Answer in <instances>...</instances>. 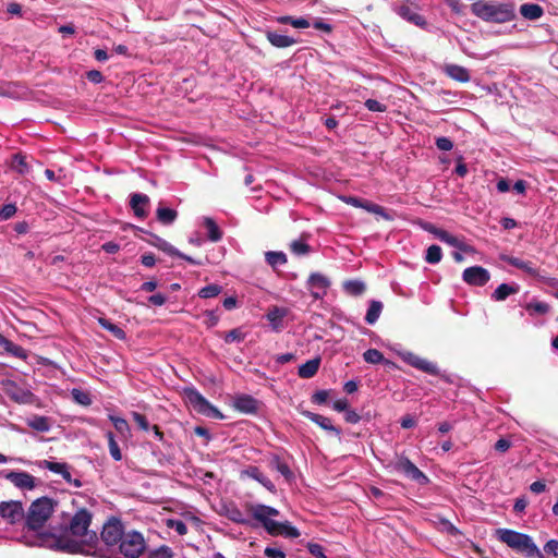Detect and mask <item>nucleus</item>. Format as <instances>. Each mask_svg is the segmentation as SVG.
Instances as JSON below:
<instances>
[{
	"mask_svg": "<svg viewBox=\"0 0 558 558\" xmlns=\"http://www.w3.org/2000/svg\"><path fill=\"white\" fill-rule=\"evenodd\" d=\"M495 535L499 542L525 558H545L544 553L527 534L511 529H497Z\"/></svg>",
	"mask_w": 558,
	"mask_h": 558,
	"instance_id": "nucleus-2",
	"label": "nucleus"
},
{
	"mask_svg": "<svg viewBox=\"0 0 558 558\" xmlns=\"http://www.w3.org/2000/svg\"><path fill=\"white\" fill-rule=\"evenodd\" d=\"M444 72L447 76L457 82L466 83L471 80L469 70L458 64H446L444 66Z\"/></svg>",
	"mask_w": 558,
	"mask_h": 558,
	"instance_id": "nucleus-23",
	"label": "nucleus"
},
{
	"mask_svg": "<svg viewBox=\"0 0 558 558\" xmlns=\"http://www.w3.org/2000/svg\"><path fill=\"white\" fill-rule=\"evenodd\" d=\"M462 279L468 284L483 287L489 281L490 275L487 269L481 266H473L464 269Z\"/></svg>",
	"mask_w": 558,
	"mask_h": 558,
	"instance_id": "nucleus-18",
	"label": "nucleus"
},
{
	"mask_svg": "<svg viewBox=\"0 0 558 558\" xmlns=\"http://www.w3.org/2000/svg\"><path fill=\"white\" fill-rule=\"evenodd\" d=\"M472 12L480 19L487 22L506 23L515 16L512 4H490L476 2L472 4Z\"/></svg>",
	"mask_w": 558,
	"mask_h": 558,
	"instance_id": "nucleus-5",
	"label": "nucleus"
},
{
	"mask_svg": "<svg viewBox=\"0 0 558 558\" xmlns=\"http://www.w3.org/2000/svg\"><path fill=\"white\" fill-rule=\"evenodd\" d=\"M504 260L507 262L509 265H511L515 268H519L531 276L537 275V269L529 260H523V259H520L518 257H512V256H507L504 258Z\"/></svg>",
	"mask_w": 558,
	"mask_h": 558,
	"instance_id": "nucleus-30",
	"label": "nucleus"
},
{
	"mask_svg": "<svg viewBox=\"0 0 558 558\" xmlns=\"http://www.w3.org/2000/svg\"><path fill=\"white\" fill-rule=\"evenodd\" d=\"M436 146L438 149L440 150H444V151H449L452 149L453 147V143L450 138L448 137H438L436 140Z\"/></svg>",
	"mask_w": 558,
	"mask_h": 558,
	"instance_id": "nucleus-58",
	"label": "nucleus"
},
{
	"mask_svg": "<svg viewBox=\"0 0 558 558\" xmlns=\"http://www.w3.org/2000/svg\"><path fill=\"white\" fill-rule=\"evenodd\" d=\"M157 219L163 225H171L177 219V211L172 208L159 206L157 208Z\"/></svg>",
	"mask_w": 558,
	"mask_h": 558,
	"instance_id": "nucleus-38",
	"label": "nucleus"
},
{
	"mask_svg": "<svg viewBox=\"0 0 558 558\" xmlns=\"http://www.w3.org/2000/svg\"><path fill=\"white\" fill-rule=\"evenodd\" d=\"M173 554L168 546H161L149 554V558H172Z\"/></svg>",
	"mask_w": 558,
	"mask_h": 558,
	"instance_id": "nucleus-52",
	"label": "nucleus"
},
{
	"mask_svg": "<svg viewBox=\"0 0 558 558\" xmlns=\"http://www.w3.org/2000/svg\"><path fill=\"white\" fill-rule=\"evenodd\" d=\"M38 466L61 475L65 482L71 480L70 466L64 462L41 460L38 462Z\"/></svg>",
	"mask_w": 558,
	"mask_h": 558,
	"instance_id": "nucleus-22",
	"label": "nucleus"
},
{
	"mask_svg": "<svg viewBox=\"0 0 558 558\" xmlns=\"http://www.w3.org/2000/svg\"><path fill=\"white\" fill-rule=\"evenodd\" d=\"M363 359L366 363L378 364L384 361V355L376 349H368L363 353Z\"/></svg>",
	"mask_w": 558,
	"mask_h": 558,
	"instance_id": "nucleus-47",
	"label": "nucleus"
},
{
	"mask_svg": "<svg viewBox=\"0 0 558 558\" xmlns=\"http://www.w3.org/2000/svg\"><path fill=\"white\" fill-rule=\"evenodd\" d=\"M266 37L269 43L277 48H287L296 44V40L293 37L279 34L277 32L268 31L266 33Z\"/></svg>",
	"mask_w": 558,
	"mask_h": 558,
	"instance_id": "nucleus-28",
	"label": "nucleus"
},
{
	"mask_svg": "<svg viewBox=\"0 0 558 558\" xmlns=\"http://www.w3.org/2000/svg\"><path fill=\"white\" fill-rule=\"evenodd\" d=\"M426 230L429 231L430 233H433L439 241H441L450 246L460 248L462 251L469 250V247L466 245H464L458 238H456L454 235L450 234L449 232H447L442 229H438L434 226H429L426 228Z\"/></svg>",
	"mask_w": 558,
	"mask_h": 558,
	"instance_id": "nucleus-20",
	"label": "nucleus"
},
{
	"mask_svg": "<svg viewBox=\"0 0 558 558\" xmlns=\"http://www.w3.org/2000/svg\"><path fill=\"white\" fill-rule=\"evenodd\" d=\"M110 421L112 422L114 428L117 432L124 438H126L130 434V426L128 422L122 418L114 415H109Z\"/></svg>",
	"mask_w": 558,
	"mask_h": 558,
	"instance_id": "nucleus-42",
	"label": "nucleus"
},
{
	"mask_svg": "<svg viewBox=\"0 0 558 558\" xmlns=\"http://www.w3.org/2000/svg\"><path fill=\"white\" fill-rule=\"evenodd\" d=\"M184 398L187 404L197 413L213 418H222L221 412L205 399L195 388H185Z\"/></svg>",
	"mask_w": 558,
	"mask_h": 558,
	"instance_id": "nucleus-8",
	"label": "nucleus"
},
{
	"mask_svg": "<svg viewBox=\"0 0 558 558\" xmlns=\"http://www.w3.org/2000/svg\"><path fill=\"white\" fill-rule=\"evenodd\" d=\"M119 549L125 558H138L146 549L143 534L134 530L125 532L119 542Z\"/></svg>",
	"mask_w": 558,
	"mask_h": 558,
	"instance_id": "nucleus-7",
	"label": "nucleus"
},
{
	"mask_svg": "<svg viewBox=\"0 0 558 558\" xmlns=\"http://www.w3.org/2000/svg\"><path fill=\"white\" fill-rule=\"evenodd\" d=\"M520 13L527 20H537L543 15L544 11L543 8L536 3H524L520 7Z\"/></svg>",
	"mask_w": 558,
	"mask_h": 558,
	"instance_id": "nucleus-35",
	"label": "nucleus"
},
{
	"mask_svg": "<svg viewBox=\"0 0 558 558\" xmlns=\"http://www.w3.org/2000/svg\"><path fill=\"white\" fill-rule=\"evenodd\" d=\"M124 533L125 532L123 531L122 523L119 520L113 519L104 525L101 531V539L104 543H106V545L113 546L119 544Z\"/></svg>",
	"mask_w": 558,
	"mask_h": 558,
	"instance_id": "nucleus-16",
	"label": "nucleus"
},
{
	"mask_svg": "<svg viewBox=\"0 0 558 558\" xmlns=\"http://www.w3.org/2000/svg\"><path fill=\"white\" fill-rule=\"evenodd\" d=\"M58 508V501L50 497L34 500L25 512V525L28 530L39 531Z\"/></svg>",
	"mask_w": 558,
	"mask_h": 558,
	"instance_id": "nucleus-4",
	"label": "nucleus"
},
{
	"mask_svg": "<svg viewBox=\"0 0 558 558\" xmlns=\"http://www.w3.org/2000/svg\"><path fill=\"white\" fill-rule=\"evenodd\" d=\"M11 168L20 174H26L29 171V166L26 157L21 154H15L11 160Z\"/></svg>",
	"mask_w": 558,
	"mask_h": 558,
	"instance_id": "nucleus-40",
	"label": "nucleus"
},
{
	"mask_svg": "<svg viewBox=\"0 0 558 558\" xmlns=\"http://www.w3.org/2000/svg\"><path fill=\"white\" fill-rule=\"evenodd\" d=\"M288 315V310L283 307L274 306L271 307L266 318L270 324V327L274 331H281L283 328V318Z\"/></svg>",
	"mask_w": 558,
	"mask_h": 558,
	"instance_id": "nucleus-21",
	"label": "nucleus"
},
{
	"mask_svg": "<svg viewBox=\"0 0 558 558\" xmlns=\"http://www.w3.org/2000/svg\"><path fill=\"white\" fill-rule=\"evenodd\" d=\"M92 514L85 510H78L71 519L69 527L62 534L56 536L39 535L35 543L54 550L70 553L95 555L98 544L97 533L89 529Z\"/></svg>",
	"mask_w": 558,
	"mask_h": 558,
	"instance_id": "nucleus-1",
	"label": "nucleus"
},
{
	"mask_svg": "<svg viewBox=\"0 0 558 558\" xmlns=\"http://www.w3.org/2000/svg\"><path fill=\"white\" fill-rule=\"evenodd\" d=\"M221 292V287L218 284H208L202 288L198 295L203 299H210L217 296Z\"/></svg>",
	"mask_w": 558,
	"mask_h": 558,
	"instance_id": "nucleus-49",
	"label": "nucleus"
},
{
	"mask_svg": "<svg viewBox=\"0 0 558 558\" xmlns=\"http://www.w3.org/2000/svg\"><path fill=\"white\" fill-rule=\"evenodd\" d=\"M266 263L272 268L276 269L280 266L287 264V255L281 251H268L265 253Z\"/></svg>",
	"mask_w": 558,
	"mask_h": 558,
	"instance_id": "nucleus-34",
	"label": "nucleus"
},
{
	"mask_svg": "<svg viewBox=\"0 0 558 558\" xmlns=\"http://www.w3.org/2000/svg\"><path fill=\"white\" fill-rule=\"evenodd\" d=\"M148 201L149 198L145 194L135 193L131 196L130 204L137 217H144L146 215L144 206L148 203Z\"/></svg>",
	"mask_w": 558,
	"mask_h": 558,
	"instance_id": "nucleus-32",
	"label": "nucleus"
},
{
	"mask_svg": "<svg viewBox=\"0 0 558 558\" xmlns=\"http://www.w3.org/2000/svg\"><path fill=\"white\" fill-rule=\"evenodd\" d=\"M99 324L105 329L110 331L116 338H118L120 340H123L125 338V332L123 331V329H121L119 326L110 323L109 320H107L105 318H99Z\"/></svg>",
	"mask_w": 558,
	"mask_h": 558,
	"instance_id": "nucleus-45",
	"label": "nucleus"
},
{
	"mask_svg": "<svg viewBox=\"0 0 558 558\" xmlns=\"http://www.w3.org/2000/svg\"><path fill=\"white\" fill-rule=\"evenodd\" d=\"M0 476L21 492L34 490L40 484L39 478L25 471L3 470L0 472Z\"/></svg>",
	"mask_w": 558,
	"mask_h": 558,
	"instance_id": "nucleus-11",
	"label": "nucleus"
},
{
	"mask_svg": "<svg viewBox=\"0 0 558 558\" xmlns=\"http://www.w3.org/2000/svg\"><path fill=\"white\" fill-rule=\"evenodd\" d=\"M329 287L330 280L319 272L311 274L307 279V289L311 295L316 300L323 299L327 294Z\"/></svg>",
	"mask_w": 558,
	"mask_h": 558,
	"instance_id": "nucleus-17",
	"label": "nucleus"
},
{
	"mask_svg": "<svg viewBox=\"0 0 558 558\" xmlns=\"http://www.w3.org/2000/svg\"><path fill=\"white\" fill-rule=\"evenodd\" d=\"M132 416L141 429L148 430L150 428L148 421L146 420V417L143 414L133 412Z\"/></svg>",
	"mask_w": 558,
	"mask_h": 558,
	"instance_id": "nucleus-59",
	"label": "nucleus"
},
{
	"mask_svg": "<svg viewBox=\"0 0 558 558\" xmlns=\"http://www.w3.org/2000/svg\"><path fill=\"white\" fill-rule=\"evenodd\" d=\"M248 510L253 518L260 522L269 534H286L291 537H298L300 535L299 531L289 523H279L272 520L274 517L279 515V511L276 508L256 504L251 505Z\"/></svg>",
	"mask_w": 558,
	"mask_h": 558,
	"instance_id": "nucleus-3",
	"label": "nucleus"
},
{
	"mask_svg": "<svg viewBox=\"0 0 558 558\" xmlns=\"http://www.w3.org/2000/svg\"><path fill=\"white\" fill-rule=\"evenodd\" d=\"M290 248H291L292 253L298 256L305 255L310 251V246L301 240L293 241L290 244Z\"/></svg>",
	"mask_w": 558,
	"mask_h": 558,
	"instance_id": "nucleus-50",
	"label": "nucleus"
},
{
	"mask_svg": "<svg viewBox=\"0 0 558 558\" xmlns=\"http://www.w3.org/2000/svg\"><path fill=\"white\" fill-rule=\"evenodd\" d=\"M244 338L245 333L241 329L235 328L226 333L225 341L227 343L241 342L244 340Z\"/></svg>",
	"mask_w": 558,
	"mask_h": 558,
	"instance_id": "nucleus-51",
	"label": "nucleus"
},
{
	"mask_svg": "<svg viewBox=\"0 0 558 558\" xmlns=\"http://www.w3.org/2000/svg\"><path fill=\"white\" fill-rule=\"evenodd\" d=\"M383 311V303L379 301H372L369 303L368 310L365 315V320L367 324L373 325L375 324Z\"/></svg>",
	"mask_w": 558,
	"mask_h": 558,
	"instance_id": "nucleus-37",
	"label": "nucleus"
},
{
	"mask_svg": "<svg viewBox=\"0 0 558 558\" xmlns=\"http://www.w3.org/2000/svg\"><path fill=\"white\" fill-rule=\"evenodd\" d=\"M0 517L10 524H16L25 520L23 504L17 500L0 502Z\"/></svg>",
	"mask_w": 558,
	"mask_h": 558,
	"instance_id": "nucleus-15",
	"label": "nucleus"
},
{
	"mask_svg": "<svg viewBox=\"0 0 558 558\" xmlns=\"http://www.w3.org/2000/svg\"><path fill=\"white\" fill-rule=\"evenodd\" d=\"M202 221H203V226L207 230L208 240H210L211 242L220 241L222 238V232L219 229V227L217 226V223L215 222V220L210 217H203Z\"/></svg>",
	"mask_w": 558,
	"mask_h": 558,
	"instance_id": "nucleus-33",
	"label": "nucleus"
},
{
	"mask_svg": "<svg viewBox=\"0 0 558 558\" xmlns=\"http://www.w3.org/2000/svg\"><path fill=\"white\" fill-rule=\"evenodd\" d=\"M511 447V442L506 438H500L495 444V449L499 452H506Z\"/></svg>",
	"mask_w": 558,
	"mask_h": 558,
	"instance_id": "nucleus-63",
	"label": "nucleus"
},
{
	"mask_svg": "<svg viewBox=\"0 0 558 558\" xmlns=\"http://www.w3.org/2000/svg\"><path fill=\"white\" fill-rule=\"evenodd\" d=\"M399 356L403 362L411 365L412 367L422 371L429 375H439V368L436 363L423 359L410 351L399 352Z\"/></svg>",
	"mask_w": 558,
	"mask_h": 558,
	"instance_id": "nucleus-13",
	"label": "nucleus"
},
{
	"mask_svg": "<svg viewBox=\"0 0 558 558\" xmlns=\"http://www.w3.org/2000/svg\"><path fill=\"white\" fill-rule=\"evenodd\" d=\"M280 24H290L294 28H307L310 27V22L304 17H293L289 15L279 16L277 19Z\"/></svg>",
	"mask_w": 558,
	"mask_h": 558,
	"instance_id": "nucleus-41",
	"label": "nucleus"
},
{
	"mask_svg": "<svg viewBox=\"0 0 558 558\" xmlns=\"http://www.w3.org/2000/svg\"><path fill=\"white\" fill-rule=\"evenodd\" d=\"M242 475L255 480L269 492H275L276 489L274 483L256 466H250L248 469L244 470Z\"/></svg>",
	"mask_w": 558,
	"mask_h": 558,
	"instance_id": "nucleus-25",
	"label": "nucleus"
},
{
	"mask_svg": "<svg viewBox=\"0 0 558 558\" xmlns=\"http://www.w3.org/2000/svg\"><path fill=\"white\" fill-rule=\"evenodd\" d=\"M365 107L369 111H373V112H384L387 109L386 105H384L375 99H367L365 101Z\"/></svg>",
	"mask_w": 558,
	"mask_h": 558,
	"instance_id": "nucleus-54",
	"label": "nucleus"
},
{
	"mask_svg": "<svg viewBox=\"0 0 558 558\" xmlns=\"http://www.w3.org/2000/svg\"><path fill=\"white\" fill-rule=\"evenodd\" d=\"M393 471L403 474L408 478L417 482L418 484H427V476L405 456H396L390 462Z\"/></svg>",
	"mask_w": 558,
	"mask_h": 558,
	"instance_id": "nucleus-12",
	"label": "nucleus"
},
{
	"mask_svg": "<svg viewBox=\"0 0 558 558\" xmlns=\"http://www.w3.org/2000/svg\"><path fill=\"white\" fill-rule=\"evenodd\" d=\"M26 424L34 430L46 433L51 428V420L47 416L33 415L26 420Z\"/></svg>",
	"mask_w": 558,
	"mask_h": 558,
	"instance_id": "nucleus-29",
	"label": "nucleus"
},
{
	"mask_svg": "<svg viewBox=\"0 0 558 558\" xmlns=\"http://www.w3.org/2000/svg\"><path fill=\"white\" fill-rule=\"evenodd\" d=\"M525 308L530 313V315H533V314L544 315L549 312V305L545 302H539V301L529 302L525 305Z\"/></svg>",
	"mask_w": 558,
	"mask_h": 558,
	"instance_id": "nucleus-43",
	"label": "nucleus"
},
{
	"mask_svg": "<svg viewBox=\"0 0 558 558\" xmlns=\"http://www.w3.org/2000/svg\"><path fill=\"white\" fill-rule=\"evenodd\" d=\"M264 554L268 558H286V554L277 547H266Z\"/></svg>",
	"mask_w": 558,
	"mask_h": 558,
	"instance_id": "nucleus-60",
	"label": "nucleus"
},
{
	"mask_svg": "<svg viewBox=\"0 0 558 558\" xmlns=\"http://www.w3.org/2000/svg\"><path fill=\"white\" fill-rule=\"evenodd\" d=\"M184 398L187 404L197 413L213 418H222L221 412L205 399L195 388H185Z\"/></svg>",
	"mask_w": 558,
	"mask_h": 558,
	"instance_id": "nucleus-10",
	"label": "nucleus"
},
{
	"mask_svg": "<svg viewBox=\"0 0 558 558\" xmlns=\"http://www.w3.org/2000/svg\"><path fill=\"white\" fill-rule=\"evenodd\" d=\"M184 398L187 404L197 413L213 418H222L221 412L205 399L195 388H185Z\"/></svg>",
	"mask_w": 558,
	"mask_h": 558,
	"instance_id": "nucleus-9",
	"label": "nucleus"
},
{
	"mask_svg": "<svg viewBox=\"0 0 558 558\" xmlns=\"http://www.w3.org/2000/svg\"><path fill=\"white\" fill-rule=\"evenodd\" d=\"M168 526L174 530L179 535H185L187 533V526L181 520H169Z\"/></svg>",
	"mask_w": 558,
	"mask_h": 558,
	"instance_id": "nucleus-53",
	"label": "nucleus"
},
{
	"mask_svg": "<svg viewBox=\"0 0 558 558\" xmlns=\"http://www.w3.org/2000/svg\"><path fill=\"white\" fill-rule=\"evenodd\" d=\"M73 400L82 405H89L92 403V399L89 395L81 389L74 388L71 391Z\"/></svg>",
	"mask_w": 558,
	"mask_h": 558,
	"instance_id": "nucleus-48",
	"label": "nucleus"
},
{
	"mask_svg": "<svg viewBox=\"0 0 558 558\" xmlns=\"http://www.w3.org/2000/svg\"><path fill=\"white\" fill-rule=\"evenodd\" d=\"M16 213V207L13 204H7L0 209V218L2 220L10 219Z\"/></svg>",
	"mask_w": 558,
	"mask_h": 558,
	"instance_id": "nucleus-57",
	"label": "nucleus"
},
{
	"mask_svg": "<svg viewBox=\"0 0 558 558\" xmlns=\"http://www.w3.org/2000/svg\"><path fill=\"white\" fill-rule=\"evenodd\" d=\"M519 291L518 286H510L508 283L499 284L493 292L492 298L495 301H505L511 294H515Z\"/></svg>",
	"mask_w": 558,
	"mask_h": 558,
	"instance_id": "nucleus-36",
	"label": "nucleus"
},
{
	"mask_svg": "<svg viewBox=\"0 0 558 558\" xmlns=\"http://www.w3.org/2000/svg\"><path fill=\"white\" fill-rule=\"evenodd\" d=\"M158 247L171 256H183V253L178 251L174 246H172L170 243L166 241H160Z\"/></svg>",
	"mask_w": 558,
	"mask_h": 558,
	"instance_id": "nucleus-56",
	"label": "nucleus"
},
{
	"mask_svg": "<svg viewBox=\"0 0 558 558\" xmlns=\"http://www.w3.org/2000/svg\"><path fill=\"white\" fill-rule=\"evenodd\" d=\"M234 408L243 413H254L257 410V401L251 396L241 395L234 399Z\"/></svg>",
	"mask_w": 558,
	"mask_h": 558,
	"instance_id": "nucleus-27",
	"label": "nucleus"
},
{
	"mask_svg": "<svg viewBox=\"0 0 558 558\" xmlns=\"http://www.w3.org/2000/svg\"><path fill=\"white\" fill-rule=\"evenodd\" d=\"M327 399H328V391H326V390H319L313 395V402H315L317 404L325 403L327 401Z\"/></svg>",
	"mask_w": 558,
	"mask_h": 558,
	"instance_id": "nucleus-64",
	"label": "nucleus"
},
{
	"mask_svg": "<svg viewBox=\"0 0 558 558\" xmlns=\"http://www.w3.org/2000/svg\"><path fill=\"white\" fill-rule=\"evenodd\" d=\"M344 202L353 207L363 208L368 213L378 215V216L383 217L385 220L392 219V216L390 214H388L381 206H379L377 204L362 201V199H360L357 197H353V196L345 197Z\"/></svg>",
	"mask_w": 558,
	"mask_h": 558,
	"instance_id": "nucleus-19",
	"label": "nucleus"
},
{
	"mask_svg": "<svg viewBox=\"0 0 558 558\" xmlns=\"http://www.w3.org/2000/svg\"><path fill=\"white\" fill-rule=\"evenodd\" d=\"M220 513L235 523H241V524L247 523V520H246L245 515L243 514V512L238 508L236 505H234L232 502L223 504L221 506Z\"/></svg>",
	"mask_w": 558,
	"mask_h": 558,
	"instance_id": "nucleus-26",
	"label": "nucleus"
},
{
	"mask_svg": "<svg viewBox=\"0 0 558 558\" xmlns=\"http://www.w3.org/2000/svg\"><path fill=\"white\" fill-rule=\"evenodd\" d=\"M544 282L551 288V291L549 292L553 296L558 299V279L556 278H545Z\"/></svg>",
	"mask_w": 558,
	"mask_h": 558,
	"instance_id": "nucleus-62",
	"label": "nucleus"
},
{
	"mask_svg": "<svg viewBox=\"0 0 558 558\" xmlns=\"http://www.w3.org/2000/svg\"><path fill=\"white\" fill-rule=\"evenodd\" d=\"M107 438H108V445H109V452H110V456L116 460V461H120L122 459V453H121V450L118 446V442L116 441L114 439V436L111 432H108L107 433Z\"/></svg>",
	"mask_w": 558,
	"mask_h": 558,
	"instance_id": "nucleus-46",
	"label": "nucleus"
},
{
	"mask_svg": "<svg viewBox=\"0 0 558 558\" xmlns=\"http://www.w3.org/2000/svg\"><path fill=\"white\" fill-rule=\"evenodd\" d=\"M303 415L310 418L315 424L319 425L323 429L331 432L338 437L340 436L341 430L332 425L330 418L310 411H304Z\"/></svg>",
	"mask_w": 558,
	"mask_h": 558,
	"instance_id": "nucleus-24",
	"label": "nucleus"
},
{
	"mask_svg": "<svg viewBox=\"0 0 558 558\" xmlns=\"http://www.w3.org/2000/svg\"><path fill=\"white\" fill-rule=\"evenodd\" d=\"M399 356L403 362L411 365L412 367L422 371L429 375H439V368L436 363L423 359L410 351L399 352Z\"/></svg>",
	"mask_w": 558,
	"mask_h": 558,
	"instance_id": "nucleus-14",
	"label": "nucleus"
},
{
	"mask_svg": "<svg viewBox=\"0 0 558 558\" xmlns=\"http://www.w3.org/2000/svg\"><path fill=\"white\" fill-rule=\"evenodd\" d=\"M441 257H442V252H441V247L440 246H438V245H430L426 250L425 260L428 264H437V263H439L441 260Z\"/></svg>",
	"mask_w": 558,
	"mask_h": 558,
	"instance_id": "nucleus-44",
	"label": "nucleus"
},
{
	"mask_svg": "<svg viewBox=\"0 0 558 558\" xmlns=\"http://www.w3.org/2000/svg\"><path fill=\"white\" fill-rule=\"evenodd\" d=\"M319 365L320 359L315 357L302 364L298 369V374L301 378H312L318 372Z\"/></svg>",
	"mask_w": 558,
	"mask_h": 558,
	"instance_id": "nucleus-31",
	"label": "nucleus"
},
{
	"mask_svg": "<svg viewBox=\"0 0 558 558\" xmlns=\"http://www.w3.org/2000/svg\"><path fill=\"white\" fill-rule=\"evenodd\" d=\"M343 290L353 296L361 295L365 291V283L361 280H348L343 282Z\"/></svg>",
	"mask_w": 558,
	"mask_h": 558,
	"instance_id": "nucleus-39",
	"label": "nucleus"
},
{
	"mask_svg": "<svg viewBox=\"0 0 558 558\" xmlns=\"http://www.w3.org/2000/svg\"><path fill=\"white\" fill-rule=\"evenodd\" d=\"M393 11L404 21L425 28L427 23L423 15L420 14V0H399L393 4Z\"/></svg>",
	"mask_w": 558,
	"mask_h": 558,
	"instance_id": "nucleus-6",
	"label": "nucleus"
},
{
	"mask_svg": "<svg viewBox=\"0 0 558 558\" xmlns=\"http://www.w3.org/2000/svg\"><path fill=\"white\" fill-rule=\"evenodd\" d=\"M544 553L555 558H558V541H548L544 546Z\"/></svg>",
	"mask_w": 558,
	"mask_h": 558,
	"instance_id": "nucleus-55",
	"label": "nucleus"
},
{
	"mask_svg": "<svg viewBox=\"0 0 558 558\" xmlns=\"http://www.w3.org/2000/svg\"><path fill=\"white\" fill-rule=\"evenodd\" d=\"M276 469L286 478H289L292 476V472H291L290 468L288 466V464L280 462L278 459H276Z\"/></svg>",
	"mask_w": 558,
	"mask_h": 558,
	"instance_id": "nucleus-61",
	"label": "nucleus"
}]
</instances>
